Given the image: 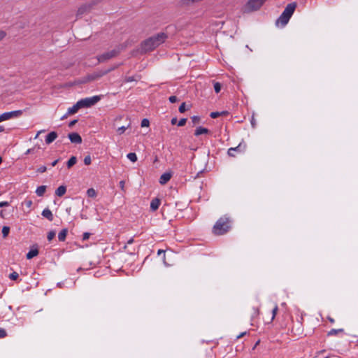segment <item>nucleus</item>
I'll use <instances>...</instances> for the list:
<instances>
[{"mask_svg": "<svg viewBox=\"0 0 358 358\" xmlns=\"http://www.w3.org/2000/svg\"><path fill=\"white\" fill-rule=\"evenodd\" d=\"M329 320H330L331 322H334V320L333 319H330Z\"/></svg>", "mask_w": 358, "mask_h": 358, "instance_id": "60", "label": "nucleus"}, {"mask_svg": "<svg viewBox=\"0 0 358 358\" xmlns=\"http://www.w3.org/2000/svg\"><path fill=\"white\" fill-rule=\"evenodd\" d=\"M42 215L47 218L49 221H52L53 220V215L51 212V210L48 208H45L43 212H42Z\"/></svg>", "mask_w": 358, "mask_h": 358, "instance_id": "13", "label": "nucleus"}, {"mask_svg": "<svg viewBox=\"0 0 358 358\" xmlns=\"http://www.w3.org/2000/svg\"><path fill=\"white\" fill-rule=\"evenodd\" d=\"M266 0H249L245 6L246 12L259 10Z\"/></svg>", "mask_w": 358, "mask_h": 358, "instance_id": "5", "label": "nucleus"}, {"mask_svg": "<svg viewBox=\"0 0 358 358\" xmlns=\"http://www.w3.org/2000/svg\"><path fill=\"white\" fill-rule=\"evenodd\" d=\"M2 162V158L0 157V164Z\"/></svg>", "mask_w": 358, "mask_h": 358, "instance_id": "61", "label": "nucleus"}, {"mask_svg": "<svg viewBox=\"0 0 358 358\" xmlns=\"http://www.w3.org/2000/svg\"><path fill=\"white\" fill-rule=\"evenodd\" d=\"M148 126H149V120L148 119H143L141 121V127H148Z\"/></svg>", "mask_w": 358, "mask_h": 358, "instance_id": "34", "label": "nucleus"}, {"mask_svg": "<svg viewBox=\"0 0 358 358\" xmlns=\"http://www.w3.org/2000/svg\"><path fill=\"white\" fill-rule=\"evenodd\" d=\"M132 80H133L131 78H130L127 80V81H132Z\"/></svg>", "mask_w": 358, "mask_h": 358, "instance_id": "59", "label": "nucleus"}, {"mask_svg": "<svg viewBox=\"0 0 358 358\" xmlns=\"http://www.w3.org/2000/svg\"><path fill=\"white\" fill-rule=\"evenodd\" d=\"M23 113V110H17L10 112H6L0 115V122L13 118L20 117Z\"/></svg>", "mask_w": 358, "mask_h": 358, "instance_id": "6", "label": "nucleus"}, {"mask_svg": "<svg viewBox=\"0 0 358 358\" xmlns=\"http://www.w3.org/2000/svg\"><path fill=\"white\" fill-rule=\"evenodd\" d=\"M134 241V239L133 238H130L128 241H127V244H131Z\"/></svg>", "mask_w": 358, "mask_h": 358, "instance_id": "50", "label": "nucleus"}, {"mask_svg": "<svg viewBox=\"0 0 358 358\" xmlns=\"http://www.w3.org/2000/svg\"><path fill=\"white\" fill-rule=\"evenodd\" d=\"M199 120H200V119H199V117L198 116H193V117H192V122H193L194 124H196V123L199 122Z\"/></svg>", "mask_w": 358, "mask_h": 358, "instance_id": "43", "label": "nucleus"}, {"mask_svg": "<svg viewBox=\"0 0 358 358\" xmlns=\"http://www.w3.org/2000/svg\"><path fill=\"white\" fill-rule=\"evenodd\" d=\"M87 194L89 197H95L96 196V192L93 188H90L87 191Z\"/></svg>", "mask_w": 358, "mask_h": 358, "instance_id": "23", "label": "nucleus"}, {"mask_svg": "<svg viewBox=\"0 0 358 358\" xmlns=\"http://www.w3.org/2000/svg\"><path fill=\"white\" fill-rule=\"evenodd\" d=\"M179 112L182 113L186 110L185 103H182L179 107Z\"/></svg>", "mask_w": 358, "mask_h": 358, "instance_id": "35", "label": "nucleus"}, {"mask_svg": "<svg viewBox=\"0 0 358 358\" xmlns=\"http://www.w3.org/2000/svg\"><path fill=\"white\" fill-rule=\"evenodd\" d=\"M230 228L229 220L228 217H220L213 227V233L216 235H222Z\"/></svg>", "mask_w": 358, "mask_h": 358, "instance_id": "3", "label": "nucleus"}, {"mask_svg": "<svg viewBox=\"0 0 358 358\" xmlns=\"http://www.w3.org/2000/svg\"><path fill=\"white\" fill-rule=\"evenodd\" d=\"M46 170H47L46 166H41V167L38 168V171L40 172V173H43L45 171H46Z\"/></svg>", "mask_w": 358, "mask_h": 358, "instance_id": "42", "label": "nucleus"}, {"mask_svg": "<svg viewBox=\"0 0 358 358\" xmlns=\"http://www.w3.org/2000/svg\"><path fill=\"white\" fill-rule=\"evenodd\" d=\"M209 132H210V131L207 128H204L202 127H198L194 131V135L198 136H200L202 134H207Z\"/></svg>", "mask_w": 358, "mask_h": 358, "instance_id": "12", "label": "nucleus"}, {"mask_svg": "<svg viewBox=\"0 0 358 358\" xmlns=\"http://www.w3.org/2000/svg\"><path fill=\"white\" fill-rule=\"evenodd\" d=\"M6 36V34L4 31L0 30V41H2Z\"/></svg>", "mask_w": 358, "mask_h": 358, "instance_id": "39", "label": "nucleus"}, {"mask_svg": "<svg viewBox=\"0 0 358 358\" xmlns=\"http://www.w3.org/2000/svg\"><path fill=\"white\" fill-rule=\"evenodd\" d=\"M38 134H42L43 132H44V130H40V131H38Z\"/></svg>", "mask_w": 358, "mask_h": 358, "instance_id": "57", "label": "nucleus"}, {"mask_svg": "<svg viewBox=\"0 0 358 358\" xmlns=\"http://www.w3.org/2000/svg\"><path fill=\"white\" fill-rule=\"evenodd\" d=\"M77 122V120H73L70 122L69 126L71 127L75 124V123Z\"/></svg>", "mask_w": 358, "mask_h": 358, "instance_id": "48", "label": "nucleus"}, {"mask_svg": "<svg viewBox=\"0 0 358 358\" xmlns=\"http://www.w3.org/2000/svg\"><path fill=\"white\" fill-rule=\"evenodd\" d=\"M251 124H252V126L253 127H255V119H254V117H252V120H251Z\"/></svg>", "mask_w": 358, "mask_h": 358, "instance_id": "47", "label": "nucleus"}, {"mask_svg": "<svg viewBox=\"0 0 358 358\" xmlns=\"http://www.w3.org/2000/svg\"><path fill=\"white\" fill-rule=\"evenodd\" d=\"M80 109V105L78 102H77L76 104H74L72 107L69 108L67 113L62 119H64L69 115L74 114L78 112V110Z\"/></svg>", "mask_w": 358, "mask_h": 358, "instance_id": "10", "label": "nucleus"}, {"mask_svg": "<svg viewBox=\"0 0 358 358\" xmlns=\"http://www.w3.org/2000/svg\"><path fill=\"white\" fill-rule=\"evenodd\" d=\"M31 149H28V150H27V152H26V153H27V154L30 153V152H31Z\"/></svg>", "mask_w": 358, "mask_h": 358, "instance_id": "56", "label": "nucleus"}, {"mask_svg": "<svg viewBox=\"0 0 358 358\" xmlns=\"http://www.w3.org/2000/svg\"><path fill=\"white\" fill-rule=\"evenodd\" d=\"M127 128H128V127H125V126L120 127L117 128V132L119 135H121L127 130Z\"/></svg>", "mask_w": 358, "mask_h": 358, "instance_id": "27", "label": "nucleus"}, {"mask_svg": "<svg viewBox=\"0 0 358 358\" xmlns=\"http://www.w3.org/2000/svg\"><path fill=\"white\" fill-rule=\"evenodd\" d=\"M241 147L239 149H236V151H241Z\"/></svg>", "mask_w": 358, "mask_h": 358, "instance_id": "62", "label": "nucleus"}, {"mask_svg": "<svg viewBox=\"0 0 358 358\" xmlns=\"http://www.w3.org/2000/svg\"><path fill=\"white\" fill-rule=\"evenodd\" d=\"M127 157L132 162H136L138 159L137 156L134 152L127 154Z\"/></svg>", "mask_w": 358, "mask_h": 358, "instance_id": "21", "label": "nucleus"}, {"mask_svg": "<svg viewBox=\"0 0 358 358\" xmlns=\"http://www.w3.org/2000/svg\"><path fill=\"white\" fill-rule=\"evenodd\" d=\"M221 113V115H227L228 113L227 111H222V112H220Z\"/></svg>", "mask_w": 358, "mask_h": 358, "instance_id": "51", "label": "nucleus"}, {"mask_svg": "<svg viewBox=\"0 0 358 358\" xmlns=\"http://www.w3.org/2000/svg\"><path fill=\"white\" fill-rule=\"evenodd\" d=\"M221 115V113L220 112H212L210 115V117L212 118H216Z\"/></svg>", "mask_w": 358, "mask_h": 358, "instance_id": "36", "label": "nucleus"}, {"mask_svg": "<svg viewBox=\"0 0 358 358\" xmlns=\"http://www.w3.org/2000/svg\"><path fill=\"white\" fill-rule=\"evenodd\" d=\"M342 331H343V329H331V330L328 332L327 335H328V336H335V335H336L338 332H342Z\"/></svg>", "mask_w": 358, "mask_h": 358, "instance_id": "22", "label": "nucleus"}, {"mask_svg": "<svg viewBox=\"0 0 358 358\" xmlns=\"http://www.w3.org/2000/svg\"><path fill=\"white\" fill-rule=\"evenodd\" d=\"M167 38L165 33L161 32L152 36L142 43V49L145 52L152 51L163 43Z\"/></svg>", "mask_w": 358, "mask_h": 358, "instance_id": "1", "label": "nucleus"}, {"mask_svg": "<svg viewBox=\"0 0 358 358\" xmlns=\"http://www.w3.org/2000/svg\"><path fill=\"white\" fill-rule=\"evenodd\" d=\"M246 332L241 333L239 336H237V338H241L243 335H245Z\"/></svg>", "mask_w": 358, "mask_h": 358, "instance_id": "49", "label": "nucleus"}, {"mask_svg": "<svg viewBox=\"0 0 358 358\" xmlns=\"http://www.w3.org/2000/svg\"><path fill=\"white\" fill-rule=\"evenodd\" d=\"M296 8V3L292 2L289 3L285 8L284 11L280 15L276 21L277 24H280L281 27H285L289 22Z\"/></svg>", "mask_w": 358, "mask_h": 358, "instance_id": "2", "label": "nucleus"}, {"mask_svg": "<svg viewBox=\"0 0 358 358\" xmlns=\"http://www.w3.org/2000/svg\"><path fill=\"white\" fill-rule=\"evenodd\" d=\"M67 229H62L58 234V239L59 241H64L67 235Z\"/></svg>", "mask_w": 358, "mask_h": 358, "instance_id": "18", "label": "nucleus"}, {"mask_svg": "<svg viewBox=\"0 0 358 358\" xmlns=\"http://www.w3.org/2000/svg\"><path fill=\"white\" fill-rule=\"evenodd\" d=\"M57 286H59V287H62V282H58V283H57Z\"/></svg>", "mask_w": 358, "mask_h": 358, "instance_id": "58", "label": "nucleus"}, {"mask_svg": "<svg viewBox=\"0 0 358 358\" xmlns=\"http://www.w3.org/2000/svg\"><path fill=\"white\" fill-rule=\"evenodd\" d=\"M4 131V128L3 126H0V132H3Z\"/></svg>", "mask_w": 358, "mask_h": 358, "instance_id": "52", "label": "nucleus"}, {"mask_svg": "<svg viewBox=\"0 0 358 358\" xmlns=\"http://www.w3.org/2000/svg\"><path fill=\"white\" fill-rule=\"evenodd\" d=\"M90 234L88 233V232H85L83 234V241H86L89 238H90Z\"/></svg>", "mask_w": 358, "mask_h": 358, "instance_id": "38", "label": "nucleus"}, {"mask_svg": "<svg viewBox=\"0 0 358 358\" xmlns=\"http://www.w3.org/2000/svg\"><path fill=\"white\" fill-rule=\"evenodd\" d=\"M45 189H46V187L45 185L39 186L37 187V189L36 190V194L38 196H42L44 194Z\"/></svg>", "mask_w": 358, "mask_h": 358, "instance_id": "19", "label": "nucleus"}, {"mask_svg": "<svg viewBox=\"0 0 358 358\" xmlns=\"http://www.w3.org/2000/svg\"><path fill=\"white\" fill-rule=\"evenodd\" d=\"M58 162H59V159H56V160H55L54 162H52L51 165L52 166H55L57 164Z\"/></svg>", "mask_w": 358, "mask_h": 358, "instance_id": "46", "label": "nucleus"}, {"mask_svg": "<svg viewBox=\"0 0 358 358\" xmlns=\"http://www.w3.org/2000/svg\"><path fill=\"white\" fill-rule=\"evenodd\" d=\"M90 6L83 5L78 8V12H77V15L81 16L84 13L88 12L90 10Z\"/></svg>", "mask_w": 358, "mask_h": 358, "instance_id": "14", "label": "nucleus"}, {"mask_svg": "<svg viewBox=\"0 0 358 358\" xmlns=\"http://www.w3.org/2000/svg\"><path fill=\"white\" fill-rule=\"evenodd\" d=\"M186 122H187L186 118H182L178 121V126L182 127L186 124Z\"/></svg>", "mask_w": 358, "mask_h": 358, "instance_id": "33", "label": "nucleus"}, {"mask_svg": "<svg viewBox=\"0 0 358 358\" xmlns=\"http://www.w3.org/2000/svg\"><path fill=\"white\" fill-rule=\"evenodd\" d=\"M77 158L75 156H72L67 162V167L69 169L76 164Z\"/></svg>", "mask_w": 358, "mask_h": 358, "instance_id": "20", "label": "nucleus"}, {"mask_svg": "<svg viewBox=\"0 0 358 358\" xmlns=\"http://www.w3.org/2000/svg\"><path fill=\"white\" fill-rule=\"evenodd\" d=\"M171 177H172V173L171 172L164 173L160 176L159 182L161 185H165L170 180Z\"/></svg>", "mask_w": 358, "mask_h": 358, "instance_id": "9", "label": "nucleus"}, {"mask_svg": "<svg viewBox=\"0 0 358 358\" xmlns=\"http://www.w3.org/2000/svg\"><path fill=\"white\" fill-rule=\"evenodd\" d=\"M66 192V188L64 185L59 186L55 191V194L58 196H62Z\"/></svg>", "mask_w": 358, "mask_h": 358, "instance_id": "17", "label": "nucleus"}, {"mask_svg": "<svg viewBox=\"0 0 358 358\" xmlns=\"http://www.w3.org/2000/svg\"><path fill=\"white\" fill-rule=\"evenodd\" d=\"M241 147V144H239L236 148H231L228 150V155L230 156H234V152L236 151V149H239Z\"/></svg>", "mask_w": 358, "mask_h": 358, "instance_id": "25", "label": "nucleus"}, {"mask_svg": "<svg viewBox=\"0 0 358 358\" xmlns=\"http://www.w3.org/2000/svg\"><path fill=\"white\" fill-rule=\"evenodd\" d=\"M101 99L100 96H93L91 97H87L79 100L78 102L80 105V108H89L95 105Z\"/></svg>", "mask_w": 358, "mask_h": 358, "instance_id": "4", "label": "nucleus"}, {"mask_svg": "<svg viewBox=\"0 0 358 358\" xmlns=\"http://www.w3.org/2000/svg\"><path fill=\"white\" fill-rule=\"evenodd\" d=\"M254 310H255V313L258 314V313H259L258 308H254Z\"/></svg>", "mask_w": 358, "mask_h": 358, "instance_id": "54", "label": "nucleus"}, {"mask_svg": "<svg viewBox=\"0 0 358 358\" xmlns=\"http://www.w3.org/2000/svg\"><path fill=\"white\" fill-rule=\"evenodd\" d=\"M325 358H328V357H325Z\"/></svg>", "mask_w": 358, "mask_h": 358, "instance_id": "63", "label": "nucleus"}, {"mask_svg": "<svg viewBox=\"0 0 358 358\" xmlns=\"http://www.w3.org/2000/svg\"><path fill=\"white\" fill-rule=\"evenodd\" d=\"M176 122H177V118H176V117H173V118L171 119V124H176Z\"/></svg>", "mask_w": 358, "mask_h": 358, "instance_id": "45", "label": "nucleus"}, {"mask_svg": "<svg viewBox=\"0 0 358 358\" xmlns=\"http://www.w3.org/2000/svg\"><path fill=\"white\" fill-rule=\"evenodd\" d=\"M38 254V250L36 248H32L28 252L26 257H27V259H31L33 257L37 256Z\"/></svg>", "mask_w": 358, "mask_h": 358, "instance_id": "16", "label": "nucleus"}, {"mask_svg": "<svg viewBox=\"0 0 358 358\" xmlns=\"http://www.w3.org/2000/svg\"><path fill=\"white\" fill-rule=\"evenodd\" d=\"M57 138V134L55 131H51L45 138L46 144L52 143Z\"/></svg>", "mask_w": 358, "mask_h": 358, "instance_id": "11", "label": "nucleus"}, {"mask_svg": "<svg viewBox=\"0 0 358 358\" xmlns=\"http://www.w3.org/2000/svg\"><path fill=\"white\" fill-rule=\"evenodd\" d=\"M69 138L71 141V142L73 143H82L81 136L78 133H76V132L69 134Z\"/></svg>", "mask_w": 358, "mask_h": 358, "instance_id": "8", "label": "nucleus"}, {"mask_svg": "<svg viewBox=\"0 0 358 358\" xmlns=\"http://www.w3.org/2000/svg\"><path fill=\"white\" fill-rule=\"evenodd\" d=\"M169 100L171 103H176V101H178V98L176 96H171Z\"/></svg>", "mask_w": 358, "mask_h": 358, "instance_id": "37", "label": "nucleus"}, {"mask_svg": "<svg viewBox=\"0 0 358 358\" xmlns=\"http://www.w3.org/2000/svg\"><path fill=\"white\" fill-rule=\"evenodd\" d=\"M55 236V233L54 231H51L48 232L47 238L49 241H51L54 238Z\"/></svg>", "mask_w": 358, "mask_h": 358, "instance_id": "30", "label": "nucleus"}, {"mask_svg": "<svg viewBox=\"0 0 358 358\" xmlns=\"http://www.w3.org/2000/svg\"><path fill=\"white\" fill-rule=\"evenodd\" d=\"M40 134H38V132H37V134H36L34 138H37L38 136H39Z\"/></svg>", "mask_w": 358, "mask_h": 358, "instance_id": "55", "label": "nucleus"}, {"mask_svg": "<svg viewBox=\"0 0 358 358\" xmlns=\"http://www.w3.org/2000/svg\"><path fill=\"white\" fill-rule=\"evenodd\" d=\"M159 205H160L159 199H154L152 200V201L150 203V209L152 211H155V210H157L159 208Z\"/></svg>", "mask_w": 358, "mask_h": 358, "instance_id": "15", "label": "nucleus"}, {"mask_svg": "<svg viewBox=\"0 0 358 358\" xmlns=\"http://www.w3.org/2000/svg\"><path fill=\"white\" fill-rule=\"evenodd\" d=\"M24 205H25L28 208H31L33 203H32V201L31 200H25L23 203Z\"/></svg>", "mask_w": 358, "mask_h": 358, "instance_id": "32", "label": "nucleus"}, {"mask_svg": "<svg viewBox=\"0 0 358 358\" xmlns=\"http://www.w3.org/2000/svg\"><path fill=\"white\" fill-rule=\"evenodd\" d=\"M9 231H10V228L8 227H7V226H4L2 228L3 237L6 238V236H8V235L9 234Z\"/></svg>", "mask_w": 358, "mask_h": 358, "instance_id": "24", "label": "nucleus"}, {"mask_svg": "<svg viewBox=\"0 0 358 358\" xmlns=\"http://www.w3.org/2000/svg\"><path fill=\"white\" fill-rule=\"evenodd\" d=\"M10 205L9 202L8 201H1L0 202V208H3L5 206H8Z\"/></svg>", "mask_w": 358, "mask_h": 358, "instance_id": "41", "label": "nucleus"}, {"mask_svg": "<svg viewBox=\"0 0 358 358\" xmlns=\"http://www.w3.org/2000/svg\"><path fill=\"white\" fill-rule=\"evenodd\" d=\"M213 86H214L215 92L216 93H219L220 92V90H221V85H220V83L216 82V83H214Z\"/></svg>", "mask_w": 358, "mask_h": 358, "instance_id": "26", "label": "nucleus"}, {"mask_svg": "<svg viewBox=\"0 0 358 358\" xmlns=\"http://www.w3.org/2000/svg\"><path fill=\"white\" fill-rule=\"evenodd\" d=\"M119 185H120V187L124 190V180H121L120 182H119Z\"/></svg>", "mask_w": 358, "mask_h": 358, "instance_id": "44", "label": "nucleus"}, {"mask_svg": "<svg viewBox=\"0 0 358 358\" xmlns=\"http://www.w3.org/2000/svg\"><path fill=\"white\" fill-rule=\"evenodd\" d=\"M118 53H119V50L114 49V50L104 52V53L99 55L97 57V59H98L99 62H105L107 60L117 56L118 55Z\"/></svg>", "mask_w": 358, "mask_h": 358, "instance_id": "7", "label": "nucleus"}, {"mask_svg": "<svg viewBox=\"0 0 358 358\" xmlns=\"http://www.w3.org/2000/svg\"><path fill=\"white\" fill-rule=\"evenodd\" d=\"M92 162V159L90 155H87L84 158V164L85 165H90Z\"/></svg>", "mask_w": 358, "mask_h": 358, "instance_id": "29", "label": "nucleus"}, {"mask_svg": "<svg viewBox=\"0 0 358 358\" xmlns=\"http://www.w3.org/2000/svg\"><path fill=\"white\" fill-rule=\"evenodd\" d=\"M19 275L17 272H13L9 275V278L12 280H15L18 278Z\"/></svg>", "mask_w": 358, "mask_h": 358, "instance_id": "28", "label": "nucleus"}, {"mask_svg": "<svg viewBox=\"0 0 358 358\" xmlns=\"http://www.w3.org/2000/svg\"><path fill=\"white\" fill-rule=\"evenodd\" d=\"M278 310V307L277 305L275 306V307L273 308L272 310V317H271V320H273L275 317V315L277 313V311Z\"/></svg>", "mask_w": 358, "mask_h": 358, "instance_id": "31", "label": "nucleus"}, {"mask_svg": "<svg viewBox=\"0 0 358 358\" xmlns=\"http://www.w3.org/2000/svg\"><path fill=\"white\" fill-rule=\"evenodd\" d=\"M6 336V332L3 329L0 328V338H4Z\"/></svg>", "mask_w": 358, "mask_h": 358, "instance_id": "40", "label": "nucleus"}, {"mask_svg": "<svg viewBox=\"0 0 358 358\" xmlns=\"http://www.w3.org/2000/svg\"><path fill=\"white\" fill-rule=\"evenodd\" d=\"M163 252H164L163 250H158V255H160V254H162Z\"/></svg>", "mask_w": 358, "mask_h": 358, "instance_id": "53", "label": "nucleus"}]
</instances>
